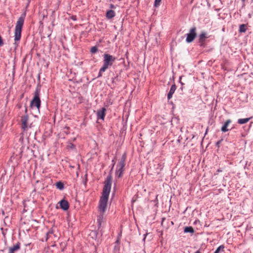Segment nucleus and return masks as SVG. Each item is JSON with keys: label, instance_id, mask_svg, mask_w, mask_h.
I'll list each match as a JSON object with an SVG mask.
<instances>
[{"label": "nucleus", "instance_id": "f03ea898", "mask_svg": "<svg viewBox=\"0 0 253 253\" xmlns=\"http://www.w3.org/2000/svg\"><path fill=\"white\" fill-rule=\"evenodd\" d=\"M25 13H23L20 17H19L15 28L14 32V44L17 46L18 44L16 42L20 41L21 37L22 28L24 24Z\"/></svg>", "mask_w": 253, "mask_h": 253}, {"label": "nucleus", "instance_id": "20e7f679", "mask_svg": "<svg viewBox=\"0 0 253 253\" xmlns=\"http://www.w3.org/2000/svg\"><path fill=\"white\" fill-rule=\"evenodd\" d=\"M116 60V58L113 55L105 53L103 55V65L101 68V71H105L108 68L112 66Z\"/></svg>", "mask_w": 253, "mask_h": 253}, {"label": "nucleus", "instance_id": "ddd939ff", "mask_svg": "<svg viewBox=\"0 0 253 253\" xmlns=\"http://www.w3.org/2000/svg\"><path fill=\"white\" fill-rule=\"evenodd\" d=\"M176 89V86L175 84H173L171 86L169 91L168 94V99L169 100L172 97V95L174 93L175 90Z\"/></svg>", "mask_w": 253, "mask_h": 253}, {"label": "nucleus", "instance_id": "c756f323", "mask_svg": "<svg viewBox=\"0 0 253 253\" xmlns=\"http://www.w3.org/2000/svg\"><path fill=\"white\" fill-rule=\"evenodd\" d=\"M25 112L26 113V114H27V108L26 107H25Z\"/></svg>", "mask_w": 253, "mask_h": 253}, {"label": "nucleus", "instance_id": "7c9ffc66", "mask_svg": "<svg viewBox=\"0 0 253 253\" xmlns=\"http://www.w3.org/2000/svg\"><path fill=\"white\" fill-rule=\"evenodd\" d=\"M165 220V218H163L162 220V224L163 225L164 221Z\"/></svg>", "mask_w": 253, "mask_h": 253}, {"label": "nucleus", "instance_id": "473e14b6", "mask_svg": "<svg viewBox=\"0 0 253 253\" xmlns=\"http://www.w3.org/2000/svg\"><path fill=\"white\" fill-rule=\"evenodd\" d=\"M98 222H99V226H101V222H100V221H98Z\"/></svg>", "mask_w": 253, "mask_h": 253}, {"label": "nucleus", "instance_id": "5701e85b", "mask_svg": "<svg viewBox=\"0 0 253 253\" xmlns=\"http://www.w3.org/2000/svg\"><path fill=\"white\" fill-rule=\"evenodd\" d=\"M115 159H116V157H115L114 158V159L112 160V168L110 170V172L112 171L113 169V168L115 166Z\"/></svg>", "mask_w": 253, "mask_h": 253}, {"label": "nucleus", "instance_id": "dca6fc26", "mask_svg": "<svg viewBox=\"0 0 253 253\" xmlns=\"http://www.w3.org/2000/svg\"><path fill=\"white\" fill-rule=\"evenodd\" d=\"M251 119V118H245V119H239L238 120V123L239 124H244L247 123H248L250 120Z\"/></svg>", "mask_w": 253, "mask_h": 253}, {"label": "nucleus", "instance_id": "a878e982", "mask_svg": "<svg viewBox=\"0 0 253 253\" xmlns=\"http://www.w3.org/2000/svg\"><path fill=\"white\" fill-rule=\"evenodd\" d=\"M68 147H69L70 148H71L72 149L75 148V146L72 143H70L69 145H68Z\"/></svg>", "mask_w": 253, "mask_h": 253}, {"label": "nucleus", "instance_id": "f8f14e48", "mask_svg": "<svg viewBox=\"0 0 253 253\" xmlns=\"http://www.w3.org/2000/svg\"><path fill=\"white\" fill-rule=\"evenodd\" d=\"M20 249V243L17 242L16 245L11 247L9 249L8 253H15Z\"/></svg>", "mask_w": 253, "mask_h": 253}, {"label": "nucleus", "instance_id": "f3484780", "mask_svg": "<svg viewBox=\"0 0 253 253\" xmlns=\"http://www.w3.org/2000/svg\"><path fill=\"white\" fill-rule=\"evenodd\" d=\"M55 185L57 189H58L59 190H62L64 189V185L63 182H62L61 181H58L55 183Z\"/></svg>", "mask_w": 253, "mask_h": 253}, {"label": "nucleus", "instance_id": "4468645a", "mask_svg": "<svg viewBox=\"0 0 253 253\" xmlns=\"http://www.w3.org/2000/svg\"><path fill=\"white\" fill-rule=\"evenodd\" d=\"M231 123V120H230V119L227 120L224 123V125L221 127V130L223 132L228 131L229 130V129L227 128V127Z\"/></svg>", "mask_w": 253, "mask_h": 253}, {"label": "nucleus", "instance_id": "9d476101", "mask_svg": "<svg viewBox=\"0 0 253 253\" xmlns=\"http://www.w3.org/2000/svg\"><path fill=\"white\" fill-rule=\"evenodd\" d=\"M60 208L63 211H67L69 208V204L68 202L65 200L64 198L59 202Z\"/></svg>", "mask_w": 253, "mask_h": 253}, {"label": "nucleus", "instance_id": "6ab92c4d", "mask_svg": "<svg viewBox=\"0 0 253 253\" xmlns=\"http://www.w3.org/2000/svg\"><path fill=\"white\" fill-rule=\"evenodd\" d=\"M224 248V245H220L217 248L214 253H219L220 252H223Z\"/></svg>", "mask_w": 253, "mask_h": 253}, {"label": "nucleus", "instance_id": "2f4dec72", "mask_svg": "<svg viewBox=\"0 0 253 253\" xmlns=\"http://www.w3.org/2000/svg\"><path fill=\"white\" fill-rule=\"evenodd\" d=\"M220 141L217 142L216 145H218L219 144V143H220Z\"/></svg>", "mask_w": 253, "mask_h": 253}, {"label": "nucleus", "instance_id": "aec40b11", "mask_svg": "<svg viewBox=\"0 0 253 253\" xmlns=\"http://www.w3.org/2000/svg\"><path fill=\"white\" fill-rule=\"evenodd\" d=\"M246 25L245 24H241L240 25L239 32L240 33H244L246 31Z\"/></svg>", "mask_w": 253, "mask_h": 253}, {"label": "nucleus", "instance_id": "f257e3e1", "mask_svg": "<svg viewBox=\"0 0 253 253\" xmlns=\"http://www.w3.org/2000/svg\"><path fill=\"white\" fill-rule=\"evenodd\" d=\"M126 153H124L117 165L115 171V181L114 183V190L120 188L117 184L118 180L122 178L123 175L125 171V167L126 166Z\"/></svg>", "mask_w": 253, "mask_h": 253}, {"label": "nucleus", "instance_id": "72a5a7b5", "mask_svg": "<svg viewBox=\"0 0 253 253\" xmlns=\"http://www.w3.org/2000/svg\"><path fill=\"white\" fill-rule=\"evenodd\" d=\"M195 253H201L199 251H197Z\"/></svg>", "mask_w": 253, "mask_h": 253}, {"label": "nucleus", "instance_id": "e433bc0d", "mask_svg": "<svg viewBox=\"0 0 253 253\" xmlns=\"http://www.w3.org/2000/svg\"><path fill=\"white\" fill-rule=\"evenodd\" d=\"M243 1H244L245 0H242Z\"/></svg>", "mask_w": 253, "mask_h": 253}, {"label": "nucleus", "instance_id": "393cba45", "mask_svg": "<svg viewBox=\"0 0 253 253\" xmlns=\"http://www.w3.org/2000/svg\"><path fill=\"white\" fill-rule=\"evenodd\" d=\"M105 71H101V68H100V70H99V74H98V75L97 77L98 78L101 77L102 76V73H103Z\"/></svg>", "mask_w": 253, "mask_h": 253}, {"label": "nucleus", "instance_id": "39448f33", "mask_svg": "<svg viewBox=\"0 0 253 253\" xmlns=\"http://www.w3.org/2000/svg\"><path fill=\"white\" fill-rule=\"evenodd\" d=\"M40 87L37 86L34 92V96L30 104L31 107L36 106L38 109H39L41 106V100L40 98Z\"/></svg>", "mask_w": 253, "mask_h": 253}, {"label": "nucleus", "instance_id": "6e6552de", "mask_svg": "<svg viewBox=\"0 0 253 253\" xmlns=\"http://www.w3.org/2000/svg\"><path fill=\"white\" fill-rule=\"evenodd\" d=\"M208 38H209V36L205 32L202 31L201 33L199 36V42L201 46H205V40Z\"/></svg>", "mask_w": 253, "mask_h": 253}, {"label": "nucleus", "instance_id": "7ed1b4c3", "mask_svg": "<svg viewBox=\"0 0 253 253\" xmlns=\"http://www.w3.org/2000/svg\"><path fill=\"white\" fill-rule=\"evenodd\" d=\"M110 191H103L99 201V209L103 214L106 211Z\"/></svg>", "mask_w": 253, "mask_h": 253}, {"label": "nucleus", "instance_id": "cd10ccee", "mask_svg": "<svg viewBox=\"0 0 253 253\" xmlns=\"http://www.w3.org/2000/svg\"><path fill=\"white\" fill-rule=\"evenodd\" d=\"M136 198H137V196H136V197H135V196H134V197L132 198V201H131L132 203H134V202L136 201Z\"/></svg>", "mask_w": 253, "mask_h": 253}, {"label": "nucleus", "instance_id": "9b49d317", "mask_svg": "<svg viewBox=\"0 0 253 253\" xmlns=\"http://www.w3.org/2000/svg\"><path fill=\"white\" fill-rule=\"evenodd\" d=\"M106 109L105 108H102L100 110H98L97 112V119H101L102 120H104V117L106 115Z\"/></svg>", "mask_w": 253, "mask_h": 253}, {"label": "nucleus", "instance_id": "2eb2a0df", "mask_svg": "<svg viewBox=\"0 0 253 253\" xmlns=\"http://www.w3.org/2000/svg\"><path fill=\"white\" fill-rule=\"evenodd\" d=\"M115 12L113 10H109L107 11L106 13V17L109 19H112L115 16Z\"/></svg>", "mask_w": 253, "mask_h": 253}, {"label": "nucleus", "instance_id": "412c9836", "mask_svg": "<svg viewBox=\"0 0 253 253\" xmlns=\"http://www.w3.org/2000/svg\"><path fill=\"white\" fill-rule=\"evenodd\" d=\"M98 50V48L96 46H92L90 50V51L91 53H95Z\"/></svg>", "mask_w": 253, "mask_h": 253}, {"label": "nucleus", "instance_id": "b1692460", "mask_svg": "<svg viewBox=\"0 0 253 253\" xmlns=\"http://www.w3.org/2000/svg\"><path fill=\"white\" fill-rule=\"evenodd\" d=\"M117 81H118V76H116L112 79V84H116V83Z\"/></svg>", "mask_w": 253, "mask_h": 253}, {"label": "nucleus", "instance_id": "f704fd0d", "mask_svg": "<svg viewBox=\"0 0 253 253\" xmlns=\"http://www.w3.org/2000/svg\"><path fill=\"white\" fill-rule=\"evenodd\" d=\"M181 78L180 77V82L181 83V84H182V85H183V84L182 83H181V81H180V80H181Z\"/></svg>", "mask_w": 253, "mask_h": 253}, {"label": "nucleus", "instance_id": "c9c22d12", "mask_svg": "<svg viewBox=\"0 0 253 253\" xmlns=\"http://www.w3.org/2000/svg\"><path fill=\"white\" fill-rule=\"evenodd\" d=\"M171 224H173L172 221H171Z\"/></svg>", "mask_w": 253, "mask_h": 253}, {"label": "nucleus", "instance_id": "1a4fd4ad", "mask_svg": "<svg viewBox=\"0 0 253 253\" xmlns=\"http://www.w3.org/2000/svg\"><path fill=\"white\" fill-rule=\"evenodd\" d=\"M112 176L110 173L104 181V186L103 190H110L111 188Z\"/></svg>", "mask_w": 253, "mask_h": 253}, {"label": "nucleus", "instance_id": "c85d7f7f", "mask_svg": "<svg viewBox=\"0 0 253 253\" xmlns=\"http://www.w3.org/2000/svg\"><path fill=\"white\" fill-rule=\"evenodd\" d=\"M221 171H222L221 170H220V169H218L217 170L216 174H217L218 172H221Z\"/></svg>", "mask_w": 253, "mask_h": 253}, {"label": "nucleus", "instance_id": "bb28decb", "mask_svg": "<svg viewBox=\"0 0 253 253\" xmlns=\"http://www.w3.org/2000/svg\"><path fill=\"white\" fill-rule=\"evenodd\" d=\"M109 7L111 9H114V8H115L116 7V6L115 5L113 4H110Z\"/></svg>", "mask_w": 253, "mask_h": 253}, {"label": "nucleus", "instance_id": "a211bd4d", "mask_svg": "<svg viewBox=\"0 0 253 253\" xmlns=\"http://www.w3.org/2000/svg\"><path fill=\"white\" fill-rule=\"evenodd\" d=\"M184 232L185 233H193L194 232V230L191 226L186 227L184 228Z\"/></svg>", "mask_w": 253, "mask_h": 253}, {"label": "nucleus", "instance_id": "0eeeda50", "mask_svg": "<svg viewBox=\"0 0 253 253\" xmlns=\"http://www.w3.org/2000/svg\"><path fill=\"white\" fill-rule=\"evenodd\" d=\"M28 119L29 116L28 114H25L21 118V127L24 131H27L28 127H31V125L28 126L27 124Z\"/></svg>", "mask_w": 253, "mask_h": 253}, {"label": "nucleus", "instance_id": "4be33fe9", "mask_svg": "<svg viewBox=\"0 0 253 253\" xmlns=\"http://www.w3.org/2000/svg\"><path fill=\"white\" fill-rule=\"evenodd\" d=\"M161 1V0H155V3H154V6L155 7L158 6L160 5Z\"/></svg>", "mask_w": 253, "mask_h": 253}, {"label": "nucleus", "instance_id": "423d86ee", "mask_svg": "<svg viewBox=\"0 0 253 253\" xmlns=\"http://www.w3.org/2000/svg\"><path fill=\"white\" fill-rule=\"evenodd\" d=\"M186 41L188 43L193 42L196 37V28L193 27L190 29L189 33L186 35Z\"/></svg>", "mask_w": 253, "mask_h": 253}]
</instances>
